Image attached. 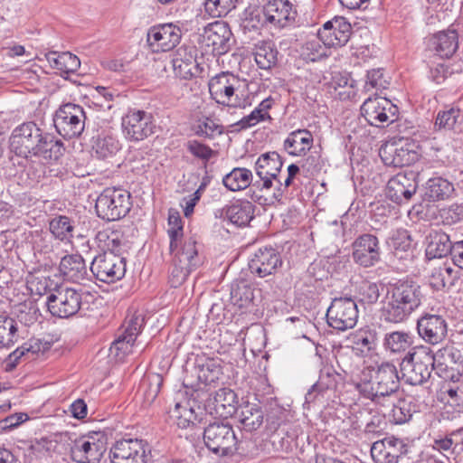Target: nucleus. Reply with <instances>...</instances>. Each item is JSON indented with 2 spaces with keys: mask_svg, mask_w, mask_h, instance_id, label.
<instances>
[{
  "mask_svg": "<svg viewBox=\"0 0 463 463\" xmlns=\"http://www.w3.org/2000/svg\"><path fill=\"white\" fill-rule=\"evenodd\" d=\"M63 143L41 128V135L35 138V142L30 149V158L35 156L43 159L57 160L62 156Z\"/></svg>",
  "mask_w": 463,
  "mask_h": 463,
  "instance_id": "nucleus-24",
  "label": "nucleus"
},
{
  "mask_svg": "<svg viewBox=\"0 0 463 463\" xmlns=\"http://www.w3.org/2000/svg\"><path fill=\"white\" fill-rule=\"evenodd\" d=\"M162 378L159 374L145 376L140 383L139 392H142L147 401H153L160 392Z\"/></svg>",
  "mask_w": 463,
  "mask_h": 463,
  "instance_id": "nucleus-58",
  "label": "nucleus"
},
{
  "mask_svg": "<svg viewBox=\"0 0 463 463\" xmlns=\"http://www.w3.org/2000/svg\"><path fill=\"white\" fill-rule=\"evenodd\" d=\"M391 240V245L396 251H407L410 250L411 246V236L406 230H397L395 231Z\"/></svg>",
  "mask_w": 463,
  "mask_h": 463,
  "instance_id": "nucleus-64",
  "label": "nucleus"
},
{
  "mask_svg": "<svg viewBox=\"0 0 463 463\" xmlns=\"http://www.w3.org/2000/svg\"><path fill=\"white\" fill-rule=\"evenodd\" d=\"M357 294L361 302L373 304L380 297L379 287L374 282L362 281L358 287Z\"/></svg>",
  "mask_w": 463,
  "mask_h": 463,
  "instance_id": "nucleus-62",
  "label": "nucleus"
},
{
  "mask_svg": "<svg viewBox=\"0 0 463 463\" xmlns=\"http://www.w3.org/2000/svg\"><path fill=\"white\" fill-rule=\"evenodd\" d=\"M205 446L213 453L227 456L237 450V438L228 422L209 424L203 431Z\"/></svg>",
  "mask_w": 463,
  "mask_h": 463,
  "instance_id": "nucleus-8",
  "label": "nucleus"
},
{
  "mask_svg": "<svg viewBox=\"0 0 463 463\" xmlns=\"http://www.w3.org/2000/svg\"><path fill=\"white\" fill-rule=\"evenodd\" d=\"M135 341H131L125 335H118L117 338L111 344L109 348L110 354L114 355L117 360L123 361L128 354L132 353Z\"/></svg>",
  "mask_w": 463,
  "mask_h": 463,
  "instance_id": "nucleus-60",
  "label": "nucleus"
},
{
  "mask_svg": "<svg viewBox=\"0 0 463 463\" xmlns=\"http://www.w3.org/2000/svg\"><path fill=\"white\" fill-rule=\"evenodd\" d=\"M398 108L383 97L368 98L361 106V114L372 126L389 125L397 118Z\"/></svg>",
  "mask_w": 463,
  "mask_h": 463,
  "instance_id": "nucleus-14",
  "label": "nucleus"
},
{
  "mask_svg": "<svg viewBox=\"0 0 463 463\" xmlns=\"http://www.w3.org/2000/svg\"><path fill=\"white\" fill-rule=\"evenodd\" d=\"M86 113L83 108L74 103H66L56 110L53 124L56 131L64 138L80 137L84 128Z\"/></svg>",
  "mask_w": 463,
  "mask_h": 463,
  "instance_id": "nucleus-7",
  "label": "nucleus"
},
{
  "mask_svg": "<svg viewBox=\"0 0 463 463\" xmlns=\"http://www.w3.org/2000/svg\"><path fill=\"white\" fill-rule=\"evenodd\" d=\"M456 364V356L453 348L445 346L433 353L430 349V365L432 370L446 371Z\"/></svg>",
  "mask_w": 463,
  "mask_h": 463,
  "instance_id": "nucleus-52",
  "label": "nucleus"
},
{
  "mask_svg": "<svg viewBox=\"0 0 463 463\" xmlns=\"http://www.w3.org/2000/svg\"><path fill=\"white\" fill-rule=\"evenodd\" d=\"M178 269L183 274V279H184L192 269L197 265V250L195 247V241L189 240L184 242L183 247L178 250ZM177 265L175 264V269Z\"/></svg>",
  "mask_w": 463,
  "mask_h": 463,
  "instance_id": "nucleus-39",
  "label": "nucleus"
},
{
  "mask_svg": "<svg viewBox=\"0 0 463 463\" xmlns=\"http://www.w3.org/2000/svg\"><path fill=\"white\" fill-rule=\"evenodd\" d=\"M237 0H205L204 9L212 17L228 14L236 6Z\"/></svg>",
  "mask_w": 463,
  "mask_h": 463,
  "instance_id": "nucleus-55",
  "label": "nucleus"
},
{
  "mask_svg": "<svg viewBox=\"0 0 463 463\" xmlns=\"http://www.w3.org/2000/svg\"><path fill=\"white\" fill-rule=\"evenodd\" d=\"M282 264L279 253L272 247L260 248L250 260L249 268L260 278L273 274Z\"/></svg>",
  "mask_w": 463,
  "mask_h": 463,
  "instance_id": "nucleus-23",
  "label": "nucleus"
},
{
  "mask_svg": "<svg viewBox=\"0 0 463 463\" xmlns=\"http://www.w3.org/2000/svg\"><path fill=\"white\" fill-rule=\"evenodd\" d=\"M339 374L330 366L320 370L317 382L306 394V402H313L319 395L324 396L327 392L334 391L338 383Z\"/></svg>",
  "mask_w": 463,
  "mask_h": 463,
  "instance_id": "nucleus-30",
  "label": "nucleus"
},
{
  "mask_svg": "<svg viewBox=\"0 0 463 463\" xmlns=\"http://www.w3.org/2000/svg\"><path fill=\"white\" fill-rule=\"evenodd\" d=\"M232 31L229 25L222 21L209 24L202 34V43L213 55L226 53L232 45Z\"/></svg>",
  "mask_w": 463,
  "mask_h": 463,
  "instance_id": "nucleus-15",
  "label": "nucleus"
},
{
  "mask_svg": "<svg viewBox=\"0 0 463 463\" xmlns=\"http://www.w3.org/2000/svg\"><path fill=\"white\" fill-rule=\"evenodd\" d=\"M411 343L412 341L410 333L404 331H393L385 334L383 345L385 351L392 354H399L407 350Z\"/></svg>",
  "mask_w": 463,
  "mask_h": 463,
  "instance_id": "nucleus-44",
  "label": "nucleus"
},
{
  "mask_svg": "<svg viewBox=\"0 0 463 463\" xmlns=\"http://www.w3.org/2000/svg\"><path fill=\"white\" fill-rule=\"evenodd\" d=\"M46 59L50 66L59 71L61 75L74 73L80 66V59L69 52H51L46 54Z\"/></svg>",
  "mask_w": 463,
  "mask_h": 463,
  "instance_id": "nucleus-36",
  "label": "nucleus"
},
{
  "mask_svg": "<svg viewBox=\"0 0 463 463\" xmlns=\"http://www.w3.org/2000/svg\"><path fill=\"white\" fill-rule=\"evenodd\" d=\"M351 34V24L343 17H335L326 22L318 31V36L322 43L328 47L345 45Z\"/></svg>",
  "mask_w": 463,
  "mask_h": 463,
  "instance_id": "nucleus-21",
  "label": "nucleus"
},
{
  "mask_svg": "<svg viewBox=\"0 0 463 463\" xmlns=\"http://www.w3.org/2000/svg\"><path fill=\"white\" fill-rule=\"evenodd\" d=\"M90 269L99 281L113 283L125 276L126 258L119 254L103 252L92 260Z\"/></svg>",
  "mask_w": 463,
  "mask_h": 463,
  "instance_id": "nucleus-10",
  "label": "nucleus"
},
{
  "mask_svg": "<svg viewBox=\"0 0 463 463\" xmlns=\"http://www.w3.org/2000/svg\"><path fill=\"white\" fill-rule=\"evenodd\" d=\"M454 185L441 177L430 178L427 183L426 195L432 201L445 200L454 193Z\"/></svg>",
  "mask_w": 463,
  "mask_h": 463,
  "instance_id": "nucleus-46",
  "label": "nucleus"
},
{
  "mask_svg": "<svg viewBox=\"0 0 463 463\" xmlns=\"http://www.w3.org/2000/svg\"><path fill=\"white\" fill-rule=\"evenodd\" d=\"M106 451L102 434L94 433L76 439L71 447V456L77 463H99Z\"/></svg>",
  "mask_w": 463,
  "mask_h": 463,
  "instance_id": "nucleus-11",
  "label": "nucleus"
},
{
  "mask_svg": "<svg viewBox=\"0 0 463 463\" xmlns=\"http://www.w3.org/2000/svg\"><path fill=\"white\" fill-rule=\"evenodd\" d=\"M406 453V444L394 437L377 440L371 447V456L375 463H398L399 458Z\"/></svg>",
  "mask_w": 463,
  "mask_h": 463,
  "instance_id": "nucleus-19",
  "label": "nucleus"
},
{
  "mask_svg": "<svg viewBox=\"0 0 463 463\" xmlns=\"http://www.w3.org/2000/svg\"><path fill=\"white\" fill-rule=\"evenodd\" d=\"M241 87L240 79L229 72H222L209 81L212 99L218 104L235 109H244L250 105Z\"/></svg>",
  "mask_w": 463,
  "mask_h": 463,
  "instance_id": "nucleus-3",
  "label": "nucleus"
},
{
  "mask_svg": "<svg viewBox=\"0 0 463 463\" xmlns=\"http://www.w3.org/2000/svg\"><path fill=\"white\" fill-rule=\"evenodd\" d=\"M120 149L119 141L113 136H99L93 139L92 152L100 159L110 157Z\"/></svg>",
  "mask_w": 463,
  "mask_h": 463,
  "instance_id": "nucleus-43",
  "label": "nucleus"
},
{
  "mask_svg": "<svg viewBox=\"0 0 463 463\" xmlns=\"http://www.w3.org/2000/svg\"><path fill=\"white\" fill-rule=\"evenodd\" d=\"M355 387L365 398L376 403L389 402L400 387L397 368L389 361L365 366L359 373Z\"/></svg>",
  "mask_w": 463,
  "mask_h": 463,
  "instance_id": "nucleus-1",
  "label": "nucleus"
},
{
  "mask_svg": "<svg viewBox=\"0 0 463 463\" xmlns=\"http://www.w3.org/2000/svg\"><path fill=\"white\" fill-rule=\"evenodd\" d=\"M237 403V394L234 391L229 388H221L208 400L207 407L211 414L227 419L236 412Z\"/></svg>",
  "mask_w": 463,
  "mask_h": 463,
  "instance_id": "nucleus-26",
  "label": "nucleus"
},
{
  "mask_svg": "<svg viewBox=\"0 0 463 463\" xmlns=\"http://www.w3.org/2000/svg\"><path fill=\"white\" fill-rule=\"evenodd\" d=\"M254 205L249 201H236L225 209V217L233 224L242 227L254 217Z\"/></svg>",
  "mask_w": 463,
  "mask_h": 463,
  "instance_id": "nucleus-35",
  "label": "nucleus"
},
{
  "mask_svg": "<svg viewBox=\"0 0 463 463\" xmlns=\"http://www.w3.org/2000/svg\"><path fill=\"white\" fill-rule=\"evenodd\" d=\"M430 45L440 58H450L458 48V36L456 30L441 31L433 35Z\"/></svg>",
  "mask_w": 463,
  "mask_h": 463,
  "instance_id": "nucleus-32",
  "label": "nucleus"
},
{
  "mask_svg": "<svg viewBox=\"0 0 463 463\" xmlns=\"http://www.w3.org/2000/svg\"><path fill=\"white\" fill-rule=\"evenodd\" d=\"M430 348L425 345L413 347L402 359L401 372L405 382L420 385L430 377Z\"/></svg>",
  "mask_w": 463,
  "mask_h": 463,
  "instance_id": "nucleus-5",
  "label": "nucleus"
},
{
  "mask_svg": "<svg viewBox=\"0 0 463 463\" xmlns=\"http://www.w3.org/2000/svg\"><path fill=\"white\" fill-rule=\"evenodd\" d=\"M122 133L130 142L143 141L155 132L156 125L151 113L129 109L121 118Z\"/></svg>",
  "mask_w": 463,
  "mask_h": 463,
  "instance_id": "nucleus-9",
  "label": "nucleus"
},
{
  "mask_svg": "<svg viewBox=\"0 0 463 463\" xmlns=\"http://www.w3.org/2000/svg\"><path fill=\"white\" fill-rule=\"evenodd\" d=\"M390 81L385 77L383 69H373L367 72L364 90L366 91H376L388 88Z\"/></svg>",
  "mask_w": 463,
  "mask_h": 463,
  "instance_id": "nucleus-57",
  "label": "nucleus"
},
{
  "mask_svg": "<svg viewBox=\"0 0 463 463\" xmlns=\"http://www.w3.org/2000/svg\"><path fill=\"white\" fill-rule=\"evenodd\" d=\"M60 271L64 279L80 282L87 276V266L80 254L65 255L60 261Z\"/></svg>",
  "mask_w": 463,
  "mask_h": 463,
  "instance_id": "nucleus-31",
  "label": "nucleus"
},
{
  "mask_svg": "<svg viewBox=\"0 0 463 463\" xmlns=\"http://www.w3.org/2000/svg\"><path fill=\"white\" fill-rule=\"evenodd\" d=\"M96 241L104 252H111L122 256L128 249V241L121 228H106L98 232Z\"/></svg>",
  "mask_w": 463,
  "mask_h": 463,
  "instance_id": "nucleus-27",
  "label": "nucleus"
},
{
  "mask_svg": "<svg viewBox=\"0 0 463 463\" xmlns=\"http://www.w3.org/2000/svg\"><path fill=\"white\" fill-rule=\"evenodd\" d=\"M174 24L172 23L158 24L149 29L147 43L154 52H168L174 49Z\"/></svg>",
  "mask_w": 463,
  "mask_h": 463,
  "instance_id": "nucleus-28",
  "label": "nucleus"
},
{
  "mask_svg": "<svg viewBox=\"0 0 463 463\" xmlns=\"http://www.w3.org/2000/svg\"><path fill=\"white\" fill-rule=\"evenodd\" d=\"M50 232L61 241L69 242L73 237L74 221L66 215H59L50 222Z\"/></svg>",
  "mask_w": 463,
  "mask_h": 463,
  "instance_id": "nucleus-45",
  "label": "nucleus"
},
{
  "mask_svg": "<svg viewBox=\"0 0 463 463\" xmlns=\"http://www.w3.org/2000/svg\"><path fill=\"white\" fill-rule=\"evenodd\" d=\"M313 141V135L310 131L307 129H297L288 134L283 146L288 155L299 156L311 148Z\"/></svg>",
  "mask_w": 463,
  "mask_h": 463,
  "instance_id": "nucleus-33",
  "label": "nucleus"
},
{
  "mask_svg": "<svg viewBox=\"0 0 463 463\" xmlns=\"http://www.w3.org/2000/svg\"><path fill=\"white\" fill-rule=\"evenodd\" d=\"M17 322L7 315H0V349L10 348L18 340Z\"/></svg>",
  "mask_w": 463,
  "mask_h": 463,
  "instance_id": "nucleus-47",
  "label": "nucleus"
},
{
  "mask_svg": "<svg viewBox=\"0 0 463 463\" xmlns=\"http://www.w3.org/2000/svg\"><path fill=\"white\" fill-rule=\"evenodd\" d=\"M463 111L458 107L446 108L438 112L435 128L439 130L462 131Z\"/></svg>",
  "mask_w": 463,
  "mask_h": 463,
  "instance_id": "nucleus-37",
  "label": "nucleus"
},
{
  "mask_svg": "<svg viewBox=\"0 0 463 463\" xmlns=\"http://www.w3.org/2000/svg\"><path fill=\"white\" fill-rule=\"evenodd\" d=\"M322 40L317 38L307 42L301 48V56L306 61H317L327 56V45L321 43Z\"/></svg>",
  "mask_w": 463,
  "mask_h": 463,
  "instance_id": "nucleus-54",
  "label": "nucleus"
},
{
  "mask_svg": "<svg viewBox=\"0 0 463 463\" xmlns=\"http://www.w3.org/2000/svg\"><path fill=\"white\" fill-rule=\"evenodd\" d=\"M224 128L218 119L204 118L199 120L196 133L206 137H214L223 133Z\"/></svg>",
  "mask_w": 463,
  "mask_h": 463,
  "instance_id": "nucleus-61",
  "label": "nucleus"
},
{
  "mask_svg": "<svg viewBox=\"0 0 463 463\" xmlns=\"http://www.w3.org/2000/svg\"><path fill=\"white\" fill-rule=\"evenodd\" d=\"M254 294L251 287L245 281H240L232 286L231 300L240 308L247 307L253 300Z\"/></svg>",
  "mask_w": 463,
  "mask_h": 463,
  "instance_id": "nucleus-51",
  "label": "nucleus"
},
{
  "mask_svg": "<svg viewBox=\"0 0 463 463\" xmlns=\"http://www.w3.org/2000/svg\"><path fill=\"white\" fill-rule=\"evenodd\" d=\"M252 181V173L247 168H234L222 178L223 185L235 192L246 189Z\"/></svg>",
  "mask_w": 463,
  "mask_h": 463,
  "instance_id": "nucleus-41",
  "label": "nucleus"
},
{
  "mask_svg": "<svg viewBox=\"0 0 463 463\" xmlns=\"http://www.w3.org/2000/svg\"><path fill=\"white\" fill-rule=\"evenodd\" d=\"M41 135V128L33 121L16 127L10 137V150L17 156L30 158V149L35 138Z\"/></svg>",
  "mask_w": 463,
  "mask_h": 463,
  "instance_id": "nucleus-16",
  "label": "nucleus"
},
{
  "mask_svg": "<svg viewBox=\"0 0 463 463\" xmlns=\"http://www.w3.org/2000/svg\"><path fill=\"white\" fill-rule=\"evenodd\" d=\"M454 243L452 244L449 235L444 232H435L430 236L426 254L430 258H442L452 254Z\"/></svg>",
  "mask_w": 463,
  "mask_h": 463,
  "instance_id": "nucleus-42",
  "label": "nucleus"
},
{
  "mask_svg": "<svg viewBox=\"0 0 463 463\" xmlns=\"http://www.w3.org/2000/svg\"><path fill=\"white\" fill-rule=\"evenodd\" d=\"M147 443L140 439H121L109 450L111 463H146Z\"/></svg>",
  "mask_w": 463,
  "mask_h": 463,
  "instance_id": "nucleus-13",
  "label": "nucleus"
},
{
  "mask_svg": "<svg viewBox=\"0 0 463 463\" xmlns=\"http://www.w3.org/2000/svg\"><path fill=\"white\" fill-rule=\"evenodd\" d=\"M417 329L425 342L437 345L445 339L448 326L441 316L427 314L418 320Z\"/></svg>",
  "mask_w": 463,
  "mask_h": 463,
  "instance_id": "nucleus-22",
  "label": "nucleus"
},
{
  "mask_svg": "<svg viewBox=\"0 0 463 463\" xmlns=\"http://www.w3.org/2000/svg\"><path fill=\"white\" fill-rule=\"evenodd\" d=\"M380 156L386 165L402 167L413 160V155L408 148L399 147L394 144H386L380 148Z\"/></svg>",
  "mask_w": 463,
  "mask_h": 463,
  "instance_id": "nucleus-34",
  "label": "nucleus"
},
{
  "mask_svg": "<svg viewBox=\"0 0 463 463\" xmlns=\"http://www.w3.org/2000/svg\"><path fill=\"white\" fill-rule=\"evenodd\" d=\"M324 166L325 163L321 156L317 152H312L305 158L301 168L306 172L307 176L313 177L317 175Z\"/></svg>",
  "mask_w": 463,
  "mask_h": 463,
  "instance_id": "nucleus-63",
  "label": "nucleus"
},
{
  "mask_svg": "<svg viewBox=\"0 0 463 463\" xmlns=\"http://www.w3.org/2000/svg\"><path fill=\"white\" fill-rule=\"evenodd\" d=\"M194 53L195 49L192 45L184 49V63L175 64V76L184 80L193 76V70L195 68Z\"/></svg>",
  "mask_w": 463,
  "mask_h": 463,
  "instance_id": "nucleus-59",
  "label": "nucleus"
},
{
  "mask_svg": "<svg viewBox=\"0 0 463 463\" xmlns=\"http://www.w3.org/2000/svg\"><path fill=\"white\" fill-rule=\"evenodd\" d=\"M131 206V195L128 191L108 187L98 196L95 211L99 218L113 222L125 217Z\"/></svg>",
  "mask_w": 463,
  "mask_h": 463,
  "instance_id": "nucleus-4",
  "label": "nucleus"
},
{
  "mask_svg": "<svg viewBox=\"0 0 463 463\" xmlns=\"http://www.w3.org/2000/svg\"><path fill=\"white\" fill-rule=\"evenodd\" d=\"M91 297L88 292L69 287H59L50 292L46 298L49 312L59 318H68L83 306V298Z\"/></svg>",
  "mask_w": 463,
  "mask_h": 463,
  "instance_id": "nucleus-6",
  "label": "nucleus"
},
{
  "mask_svg": "<svg viewBox=\"0 0 463 463\" xmlns=\"http://www.w3.org/2000/svg\"><path fill=\"white\" fill-rule=\"evenodd\" d=\"M145 326V318L140 314H133L128 316L125 318L124 323L122 324L118 334L121 335H125L127 338L131 341H135L137 335L141 333L143 327Z\"/></svg>",
  "mask_w": 463,
  "mask_h": 463,
  "instance_id": "nucleus-53",
  "label": "nucleus"
},
{
  "mask_svg": "<svg viewBox=\"0 0 463 463\" xmlns=\"http://www.w3.org/2000/svg\"><path fill=\"white\" fill-rule=\"evenodd\" d=\"M263 9L269 24L280 28L294 21L297 15L296 9L288 0H269Z\"/></svg>",
  "mask_w": 463,
  "mask_h": 463,
  "instance_id": "nucleus-25",
  "label": "nucleus"
},
{
  "mask_svg": "<svg viewBox=\"0 0 463 463\" xmlns=\"http://www.w3.org/2000/svg\"><path fill=\"white\" fill-rule=\"evenodd\" d=\"M240 422L246 431L258 430L263 423V411L257 404L247 403L240 411Z\"/></svg>",
  "mask_w": 463,
  "mask_h": 463,
  "instance_id": "nucleus-40",
  "label": "nucleus"
},
{
  "mask_svg": "<svg viewBox=\"0 0 463 463\" xmlns=\"http://www.w3.org/2000/svg\"><path fill=\"white\" fill-rule=\"evenodd\" d=\"M175 420V423L179 428H187L195 424L197 415L188 402L184 404L176 403Z\"/></svg>",
  "mask_w": 463,
  "mask_h": 463,
  "instance_id": "nucleus-56",
  "label": "nucleus"
},
{
  "mask_svg": "<svg viewBox=\"0 0 463 463\" xmlns=\"http://www.w3.org/2000/svg\"><path fill=\"white\" fill-rule=\"evenodd\" d=\"M193 367L197 373L199 382L205 384L215 383L222 374V363L219 358L198 355L193 364Z\"/></svg>",
  "mask_w": 463,
  "mask_h": 463,
  "instance_id": "nucleus-29",
  "label": "nucleus"
},
{
  "mask_svg": "<svg viewBox=\"0 0 463 463\" xmlns=\"http://www.w3.org/2000/svg\"><path fill=\"white\" fill-rule=\"evenodd\" d=\"M447 412L459 414L463 412V383H449L441 392Z\"/></svg>",
  "mask_w": 463,
  "mask_h": 463,
  "instance_id": "nucleus-38",
  "label": "nucleus"
},
{
  "mask_svg": "<svg viewBox=\"0 0 463 463\" xmlns=\"http://www.w3.org/2000/svg\"><path fill=\"white\" fill-rule=\"evenodd\" d=\"M417 174L413 171L399 173L387 184V196L397 203L408 201L416 193Z\"/></svg>",
  "mask_w": 463,
  "mask_h": 463,
  "instance_id": "nucleus-17",
  "label": "nucleus"
},
{
  "mask_svg": "<svg viewBox=\"0 0 463 463\" xmlns=\"http://www.w3.org/2000/svg\"><path fill=\"white\" fill-rule=\"evenodd\" d=\"M379 241L373 234L360 235L353 242L354 260L365 268L374 266L380 260Z\"/></svg>",
  "mask_w": 463,
  "mask_h": 463,
  "instance_id": "nucleus-18",
  "label": "nucleus"
},
{
  "mask_svg": "<svg viewBox=\"0 0 463 463\" xmlns=\"http://www.w3.org/2000/svg\"><path fill=\"white\" fill-rule=\"evenodd\" d=\"M255 61L261 70H269L278 61V51L271 43H262L256 47Z\"/></svg>",
  "mask_w": 463,
  "mask_h": 463,
  "instance_id": "nucleus-48",
  "label": "nucleus"
},
{
  "mask_svg": "<svg viewBox=\"0 0 463 463\" xmlns=\"http://www.w3.org/2000/svg\"><path fill=\"white\" fill-rule=\"evenodd\" d=\"M377 332L369 327L357 330L352 336V343L361 352H370L377 346Z\"/></svg>",
  "mask_w": 463,
  "mask_h": 463,
  "instance_id": "nucleus-50",
  "label": "nucleus"
},
{
  "mask_svg": "<svg viewBox=\"0 0 463 463\" xmlns=\"http://www.w3.org/2000/svg\"><path fill=\"white\" fill-rule=\"evenodd\" d=\"M420 286L411 280L390 285L383 302L381 315L389 323L404 322L421 304Z\"/></svg>",
  "mask_w": 463,
  "mask_h": 463,
  "instance_id": "nucleus-2",
  "label": "nucleus"
},
{
  "mask_svg": "<svg viewBox=\"0 0 463 463\" xmlns=\"http://www.w3.org/2000/svg\"><path fill=\"white\" fill-rule=\"evenodd\" d=\"M388 402L392 405L390 418L395 424H403L409 421L416 411L415 404L410 400L401 399L397 402L390 401Z\"/></svg>",
  "mask_w": 463,
  "mask_h": 463,
  "instance_id": "nucleus-49",
  "label": "nucleus"
},
{
  "mask_svg": "<svg viewBox=\"0 0 463 463\" xmlns=\"http://www.w3.org/2000/svg\"><path fill=\"white\" fill-rule=\"evenodd\" d=\"M282 165L283 162L277 152H268L261 155L255 164L256 174L260 178H267L269 175L275 180L277 188L273 197L279 202L283 197L282 181L279 179Z\"/></svg>",
  "mask_w": 463,
  "mask_h": 463,
  "instance_id": "nucleus-20",
  "label": "nucleus"
},
{
  "mask_svg": "<svg viewBox=\"0 0 463 463\" xmlns=\"http://www.w3.org/2000/svg\"><path fill=\"white\" fill-rule=\"evenodd\" d=\"M357 319V305L350 298H334L326 311L327 324L339 331L354 327Z\"/></svg>",
  "mask_w": 463,
  "mask_h": 463,
  "instance_id": "nucleus-12",
  "label": "nucleus"
}]
</instances>
